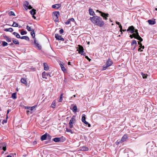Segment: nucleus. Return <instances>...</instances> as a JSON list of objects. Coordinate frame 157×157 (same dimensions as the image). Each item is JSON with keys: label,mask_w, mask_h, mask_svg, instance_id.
<instances>
[{"label": "nucleus", "mask_w": 157, "mask_h": 157, "mask_svg": "<svg viewBox=\"0 0 157 157\" xmlns=\"http://www.w3.org/2000/svg\"><path fill=\"white\" fill-rule=\"evenodd\" d=\"M9 14L10 16H15V14L12 11H11L9 12Z\"/></svg>", "instance_id": "nucleus-36"}, {"label": "nucleus", "mask_w": 157, "mask_h": 157, "mask_svg": "<svg viewBox=\"0 0 157 157\" xmlns=\"http://www.w3.org/2000/svg\"><path fill=\"white\" fill-rule=\"evenodd\" d=\"M113 63L111 59H109L107 61L105 65L103 66L102 70H105L108 67L111 66Z\"/></svg>", "instance_id": "nucleus-2"}, {"label": "nucleus", "mask_w": 157, "mask_h": 157, "mask_svg": "<svg viewBox=\"0 0 157 157\" xmlns=\"http://www.w3.org/2000/svg\"><path fill=\"white\" fill-rule=\"evenodd\" d=\"M134 28L133 26H131L129 27L128 29H127V31H130L131 33H134Z\"/></svg>", "instance_id": "nucleus-10"}, {"label": "nucleus", "mask_w": 157, "mask_h": 157, "mask_svg": "<svg viewBox=\"0 0 157 157\" xmlns=\"http://www.w3.org/2000/svg\"><path fill=\"white\" fill-rule=\"evenodd\" d=\"M25 109H29V110L30 109V107L25 106Z\"/></svg>", "instance_id": "nucleus-60"}, {"label": "nucleus", "mask_w": 157, "mask_h": 157, "mask_svg": "<svg viewBox=\"0 0 157 157\" xmlns=\"http://www.w3.org/2000/svg\"><path fill=\"white\" fill-rule=\"evenodd\" d=\"M59 15V11H54L52 13V17H58Z\"/></svg>", "instance_id": "nucleus-11"}, {"label": "nucleus", "mask_w": 157, "mask_h": 157, "mask_svg": "<svg viewBox=\"0 0 157 157\" xmlns=\"http://www.w3.org/2000/svg\"><path fill=\"white\" fill-rule=\"evenodd\" d=\"M48 76L49 77H51L49 73H48L45 72V71H44L42 73V77L44 78L47 79V76Z\"/></svg>", "instance_id": "nucleus-8"}, {"label": "nucleus", "mask_w": 157, "mask_h": 157, "mask_svg": "<svg viewBox=\"0 0 157 157\" xmlns=\"http://www.w3.org/2000/svg\"><path fill=\"white\" fill-rule=\"evenodd\" d=\"M44 69L45 71H48L49 70V67L46 63H43Z\"/></svg>", "instance_id": "nucleus-17"}, {"label": "nucleus", "mask_w": 157, "mask_h": 157, "mask_svg": "<svg viewBox=\"0 0 157 157\" xmlns=\"http://www.w3.org/2000/svg\"><path fill=\"white\" fill-rule=\"evenodd\" d=\"M137 36L135 37V39H136L140 41H142L143 40V39L139 36V33H137Z\"/></svg>", "instance_id": "nucleus-22"}, {"label": "nucleus", "mask_w": 157, "mask_h": 157, "mask_svg": "<svg viewBox=\"0 0 157 157\" xmlns=\"http://www.w3.org/2000/svg\"><path fill=\"white\" fill-rule=\"evenodd\" d=\"M61 4H56L53 5L52 6V7L54 9H58L61 6Z\"/></svg>", "instance_id": "nucleus-15"}, {"label": "nucleus", "mask_w": 157, "mask_h": 157, "mask_svg": "<svg viewBox=\"0 0 157 157\" xmlns=\"http://www.w3.org/2000/svg\"><path fill=\"white\" fill-rule=\"evenodd\" d=\"M12 40L13 43H14L15 44L17 45H18L19 44V42L18 40H17L14 38H13Z\"/></svg>", "instance_id": "nucleus-19"}, {"label": "nucleus", "mask_w": 157, "mask_h": 157, "mask_svg": "<svg viewBox=\"0 0 157 157\" xmlns=\"http://www.w3.org/2000/svg\"><path fill=\"white\" fill-rule=\"evenodd\" d=\"M11 26L13 27H17L18 26V24L17 23L14 21L13 25Z\"/></svg>", "instance_id": "nucleus-34"}, {"label": "nucleus", "mask_w": 157, "mask_h": 157, "mask_svg": "<svg viewBox=\"0 0 157 157\" xmlns=\"http://www.w3.org/2000/svg\"><path fill=\"white\" fill-rule=\"evenodd\" d=\"M60 66L62 70L63 71H66V69H65V67L63 66V65L62 64L60 63Z\"/></svg>", "instance_id": "nucleus-27"}, {"label": "nucleus", "mask_w": 157, "mask_h": 157, "mask_svg": "<svg viewBox=\"0 0 157 157\" xmlns=\"http://www.w3.org/2000/svg\"><path fill=\"white\" fill-rule=\"evenodd\" d=\"M32 8V7L31 5H29L28 7H27V8H25L26 10H27L28 9H31Z\"/></svg>", "instance_id": "nucleus-48"}, {"label": "nucleus", "mask_w": 157, "mask_h": 157, "mask_svg": "<svg viewBox=\"0 0 157 157\" xmlns=\"http://www.w3.org/2000/svg\"><path fill=\"white\" fill-rule=\"evenodd\" d=\"M122 142H121V140H117V141L116 142V144L117 145H118L120 143H121Z\"/></svg>", "instance_id": "nucleus-52"}, {"label": "nucleus", "mask_w": 157, "mask_h": 157, "mask_svg": "<svg viewBox=\"0 0 157 157\" xmlns=\"http://www.w3.org/2000/svg\"><path fill=\"white\" fill-rule=\"evenodd\" d=\"M12 97L13 99H15L17 98L16 93H14L12 94Z\"/></svg>", "instance_id": "nucleus-31"}, {"label": "nucleus", "mask_w": 157, "mask_h": 157, "mask_svg": "<svg viewBox=\"0 0 157 157\" xmlns=\"http://www.w3.org/2000/svg\"><path fill=\"white\" fill-rule=\"evenodd\" d=\"M52 136L49 134H47V138H46V140H50L51 139Z\"/></svg>", "instance_id": "nucleus-38"}, {"label": "nucleus", "mask_w": 157, "mask_h": 157, "mask_svg": "<svg viewBox=\"0 0 157 157\" xmlns=\"http://www.w3.org/2000/svg\"><path fill=\"white\" fill-rule=\"evenodd\" d=\"M13 35H14L17 38H20V36L18 33H17L16 32H14L13 33Z\"/></svg>", "instance_id": "nucleus-25"}, {"label": "nucleus", "mask_w": 157, "mask_h": 157, "mask_svg": "<svg viewBox=\"0 0 157 157\" xmlns=\"http://www.w3.org/2000/svg\"><path fill=\"white\" fill-rule=\"evenodd\" d=\"M55 106H56V101H54L51 106V107L52 108H55Z\"/></svg>", "instance_id": "nucleus-29"}, {"label": "nucleus", "mask_w": 157, "mask_h": 157, "mask_svg": "<svg viewBox=\"0 0 157 157\" xmlns=\"http://www.w3.org/2000/svg\"><path fill=\"white\" fill-rule=\"evenodd\" d=\"M120 28V32H121V33H122V26L121 25H119V27Z\"/></svg>", "instance_id": "nucleus-49"}, {"label": "nucleus", "mask_w": 157, "mask_h": 157, "mask_svg": "<svg viewBox=\"0 0 157 157\" xmlns=\"http://www.w3.org/2000/svg\"><path fill=\"white\" fill-rule=\"evenodd\" d=\"M21 39H24L25 40L29 41V37L27 36H22L21 37H20Z\"/></svg>", "instance_id": "nucleus-24"}, {"label": "nucleus", "mask_w": 157, "mask_h": 157, "mask_svg": "<svg viewBox=\"0 0 157 157\" xmlns=\"http://www.w3.org/2000/svg\"><path fill=\"white\" fill-rule=\"evenodd\" d=\"M129 36H130V37L131 38H133V37H133V36L132 35H130Z\"/></svg>", "instance_id": "nucleus-63"}, {"label": "nucleus", "mask_w": 157, "mask_h": 157, "mask_svg": "<svg viewBox=\"0 0 157 157\" xmlns=\"http://www.w3.org/2000/svg\"><path fill=\"white\" fill-rule=\"evenodd\" d=\"M88 150V148L86 146H84L80 147V150L81 151H87Z\"/></svg>", "instance_id": "nucleus-13"}, {"label": "nucleus", "mask_w": 157, "mask_h": 157, "mask_svg": "<svg viewBox=\"0 0 157 157\" xmlns=\"http://www.w3.org/2000/svg\"><path fill=\"white\" fill-rule=\"evenodd\" d=\"M69 20L70 21H72V22H74V19L73 18H71L69 19Z\"/></svg>", "instance_id": "nucleus-57"}, {"label": "nucleus", "mask_w": 157, "mask_h": 157, "mask_svg": "<svg viewBox=\"0 0 157 157\" xmlns=\"http://www.w3.org/2000/svg\"><path fill=\"white\" fill-rule=\"evenodd\" d=\"M2 42V45L3 46H5L8 45V44L5 41H3Z\"/></svg>", "instance_id": "nucleus-39"}, {"label": "nucleus", "mask_w": 157, "mask_h": 157, "mask_svg": "<svg viewBox=\"0 0 157 157\" xmlns=\"http://www.w3.org/2000/svg\"><path fill=\"white\" fill-rule=\"evenodd\" d=\"M4 30L5 31L10 32H12L13 31V29L11 28H10L9 29H5Z\"/></svg>", "instance_id": "nucleus-21"}, {"label": "nucleus", "mask_w": 157, "mask_h": 157, "mask_svg": "<svg viewBox=\"0 0 157 157\" xmlns=\"http://www.w3.org/2000/svg\"><path fill=\"white\" fill-rule=\"evenodd\" d=\"M47 138V133H46L45 134L42 135L41 137V140L43 141L46 139Z\"/></svg>", "instance_id": "nucleus-16"}, {"label": "nucleus", "mask_w": 157, "mask_h": 157, "mask_svg": "<svg viewBox=\"0 0 157 157\" xmlns=\"http://www.w3.org/2000/svg\"><path fill=\"white\" fill-rule=\"evenodd\" d=\"M53 20L56 22H58L59 21V17H52Z\"/></svg>", "instance_id": "nucleus-33"}, {"label": "nucleus", "mask_w": 157, "mask_h": 157, "mask_svg": "<svg viewBox=\"0 0 157 157\" xmlns=\"http://www.w3.org/2000/svg\"><path fill=\"white\" fill-rule=\"evenodd\" d=\"M77 108L76 105H74L73 107V112H76L77 111Z\"/></svg>", "instance_id": "nucleus-35"}, {"label": "nucleus", "mask_w": 157, "mask_h": 157, "mask_svg": "<svg viewBox=\"0 0 157 157\" xmlns=\"http://www.w3.org/2000/svg\"><path fill=\"white\" fill-rule=\"evenodd\" d=\"M37 105H34L32 107H30V110H31V111L34 109L36 107Z\"/></svg>", "instance_id": "nucleus-43"}, {"label": "nucleus", "mask_w": 157, "mask_h": 157, "mask_svg": "<svg viewBox=\"0 0 157 157\" xmlns=\"http://www.w3.org/2000/svg\"><path fill=\"white\" fill-rule=\"evenodd\" d=\"M66 131L67 132H70L71 133V134H73L74 133V132H73L72 130L71 129H70L67 128Z\"/></svg>", "instance_id": "nucleus-42"}, {"label": "nucleus", "mask_w": 157, "mask_h": 157, "mask_svg": "<svg viewBox=\"0 0 157 157\" xmlns=\"http://www.w3.org/2000/svg\"><path fill=\"white\" fill-rule=\"evenodd\" d=\"M31 35L33 38H35V30H33L31 33Z\"/></svg>", "instance_id": "nucleus-28"}, {"label": "nucleus", "mask_w": 157, "mask_h": 157, "mask_svg": "<svg viewBox=\"0 0 157 157\" xmlns=\"http://www.w3.org/2000/svg\"><path fill=\"white\" fill-rule=\"evenodd\" d=\"M63 95V94H61L60 97L59 99V102H61L62 101Z\"/></svg>", "instance_id": "nucleus-41"}, {"label": "nucleus", "mask_w": 157, "mask_h": 157, "mask_svg": "<svg viewBox=\"0 0 157 157\" xmlns=\"http://www.w3.org/2000/svg\"><path fill=\"white\" fill-rule=\"evenodd\" d=\"M7 122V120L6 119L4 120L2 122V124H4V123H6Z\"/></svg>", "instance_id": "nucleus-54"}, {"label": "nucleus", "mask_w": 157, "mask_h": 157, "mask_svg": "<svg viewBox=\"0 0 157 157\" xmlns=\"http://www.w3.org/2000/svg\"><path fill=\"white\" fill-rule=\"evenodd\" d=\"M36 10L34 9H33L32 10L30 11L31 14L34 16L36 14Z\"/></svg>", "instance_id": "nucleus-26"}, {"label": "nucleus", "mask_w": 157, "mask_h": 157, "mask_svg": "<svg viewBox=\"0 0 157 157\" xmlns=\"http://www.w3.org/2000/svg\"><path fill=\"white\" fill-rule=\"evenodd\" d=\"M128 138V136L127 135H124L121 138V142H123L125 141Z\"/></svg>", "instance_id": "nucleus-12"}, {"label": "nucleus", "mask_w": 157, "mask_h": 157, "mask_svg": "<svg viewBox=\"0 0 157 157\" xmlns=\"http://www.w3.org/2000/svg\"><path fill=\"white\" fill-rule=\"evenodd\" d=\"M63 30L62 29H61L59 31V33L61 34H62L63 33Z\"/></svg>", "instance_id": "nucleus-50"}, {"label": "nucleus", "mask_w": 157, "mask_h": 157, "mask_svg": "<svg viewBox=\"0 0 157 157\" xmlns=\"http://www.w3.org/2000/svg\"><path fill=\"white\" fill-rule=\"evenodd\" d=\"M90 19L93 24L99 27H102L104 25V22L99 17L94 16L92 17H90Z\"/></svg>", "instance_id": "nucleus-1"}, {"label": "nucleus", "mask_w": 157, "mask_h": 157, "mask_svg": "<svg viewBox=\"0 0 157 157\" xmlns=\"http://www.w3.org/2000/svg\"><path fill=\"white\" fill-rule=\"evenodd\" d=\"M132 35H133V36L135 38V37H136L137 36V34H136V33H132Z\"/></svg>", "instance_id": "nucleus-53"}, {"label": "nucleus", "mask_w": 157, "mask_h": 157, "mask_svg": "<svg viewBox=\"0 0 157 157\" xmlns=\"http://www.w3.org/2000/svg\"><path fill=\"white\" fill-rule=\"evenodd\" d=\"M26 28L29 31H32L33 30H34V29H32L31 27H29L28 25L27 26Z\"/></svg>", "instance_id": "nucleus-30"}, {"label": "nucleus", "mask_w": 157, "mask_h": 157, "mask_svg": "<svg viewBox=\"0 0 157 157\" xmlns=\"http://www.w3.org/2000/svg\"><path fill=\"white\" fill-rule=\"evenodd\" d=\"M97 12H99L101 13V15L104 18V19L105 20L107 19V17H108L109 14L108 13H105L101 12V11H99L98 10H97Z\"/></svg>", "instance_id": "nucleus-6"}, {"label": "nucleus", "mask_w": 157, "mask_h": 157, "mask_svg": "<svg viewBox=\"0 0 157 157\" xmlns=\"http://www.w3.org/2000/svg\"><path fill=\"white\" fill-rule=\"evenodd\" d=\"M6 146L7 144L5 143H1V148H2V149L4 151H5L6 150Z\"/></svg>", "instance_id": "nucleus-9"}, {"label": "nucleus", "mask_w": 157, "mask_h": 157, "mask_svg": "<svg viewBox=\"0 0 157 157\" xmlns=\"http://www.w3.org/2000/svg\"><path fill=\"white\" fill-rule=\"evenodd\" d=\"M134 33H136V34H137V33H139L138 32V30L137 29H135L134 30Z\"/></svg>", "instance_id": "nucleus-58"}, {"label": "nucleus", "mask_w": 157, "mask_h": 157, "mask_svg": "<svg viewBox=\"0 0 157 157\" xmlns=\"http://www.w3.org/2000/svg\"><path fill=\"white\" fill-rule=\"evenodd\" d=\"M55 37L57 40H61L62 41L64 40V39L62 37V36L59 35L58 34H55Z\"/></svg>", "instance_id": "nucleus-7"}, {"label": "nucleus", "mask_w": 157, "mask_h": 157, "mask_svg": "<svg viewBox=\"0 0 157 157\" xmlns=\"http://www.w3.org/2000/svg\"><path fill=\"white\" fill-rule=\"evenodd\" d=\"M27 32L25 31H22L21 33V35H24V34H27Z\"/></svg>", "instance_id": "nucleus-45"}, {"label": "nucleus", "mask_w": 157, "mask_h": 157, "mask_svg": "<svg viewBox=\"0 0 157 157\" xmlns=\"http://www.w3.org/2000/svg\"><path fill=\"white\" fill-rule=\"evenodd\" d=\"M75 116H73L71 118L70 121L69 122V127L70 128H72L73 127V124H74L75 121Z\"/></svg>", "instance_id": "nucleus-4"}, {"label": "nucleus", "mask_w": 157, "mask_h": 157, "mask_svg": "<svg viewBox=\"0 0 157 157\" xmlns=\"http://www.w3.org/2000/svg\"><path fill=\"white\" fill-rule=\"evenodd\" d=\"M34 42L35 44H36V47L39 49H41V46L38 43L36 42V38L34 40Z\"/></svg>", "instance_id": "nucleus-18"}, {"label": "nucleus", "mask_w": 157, "mask_h": 157, "mask_svg": "<svg viewBox=\"0 0 157 157\" xmlns=\"http://www.w3.org/2000/svg\"><path fill=\"white\" fill-rule=\"evenodd\" d=\"M53 140L56 142H63L65 140V138L63 136H62L60 138H55L53 139Z\"/></svg>", "instance_id": "nucleus-3"}, {"label": "nucleus", "mask_w": 157, "mask_h": 157, "mask_svg": "<svg viewBox=\"0 0 157 157\" xmlns=\"http://www.w3.org/2000/svg\"><path fill=\"white\" fill-rule=\"evenodd\" d=\"M86 116L85 114H83L82 115V122H84V121H86Z\"/></svg>", "instance_id": "nucleus-32"}, {"label": "nucleus", "mask_w": 157, "mask_h": 157, "mask_svg": "<svg viewBox=\"0 0 157 157\" xmlns=\"http://www.w3.org/2000/svg\"><path fill=\"white\" fill-rule=\"evenodd\" d=\"M6 41L8 42H10L11 41V38H10L8 37V38L6 40Z\"/></svg>", "instance_id": "nucleus-46"}, {"label": "nucleus", "mask_w": 157, "mask_h": 157, "mask_svg": "<svg viewBox=\"0 0 157 157\" xmlns=\"http://www.w3.org/2000/svg\"><path fill=\"white\" fill-rule=\"evenodd\" d=\"M136 45L137 43L136 40H133L132 42L131 43V45L132 46L133 45Z\"/></svg>", "instance_id": "nucleus-37"}, {"label": "nucleus", "mask_w": 157, "mask_h": 157, "mask_svg": "<svg viewBox=\"0 0 157 157\" xmlns=\"http://www.w3.org/2000/svg\"><path fill=\"white\" fill-rule=\"evenodd\" d=\"M142 75L143 77L144 78H146L147 77L146 75L143 73H142Z\"/></svg>", "instance_id": "nucleus-47"}, {"label": "nucleus", "mask_w": 157, "mask_h": 157, "mask_svg": "<svg viewBox=\"0 0 157 157\" xmlns=\"http://www.w3.org/2000/svg\"><path fill=\"white\" fill-rule=\"evenodd\" d=\"M21 82L23 84H27V82L25 78H22L21 79Z\"/></svg>", "instance_id": "nucleus-23"}, {"label": "nucleus", "mask_w": 157, "mask_h": 157, "mask_svg": "<svg viewBox=\"0 0 157 157\" xmlns=\"http://www.w3.org/2000/svg\"><path fill=\"white\" fill-rule=\"evenodd\" d=\"M70 23V21L68 19L66 22H65V24L66 25L69 24Z\"/></svg>", "instance_id": "nucleus-55"}, {"label": "nucleus", "mask_w": 157, "mask_h": 157, "mask_svg": "<svg viewBox=\"0 0 157 157\" xmlns=\"http://www.w3.org/2000/svg\"><path fill=\"white\" fill-rule=\"evenodd\" d=\"M78 49L77 50H78V53L81 54L82 55L85 56L86 55V53L83 52L84 49L83 47L80 45H78Z\"/></svg>", "instance_id": "nucleus-5"}, {"label": "nucleus", "mask_w": 157, "mask_h": 157, "mask_svg": "<svg viewBox=\"0 0 157 157\" xmlns=\"http://www.w3.org/2000/svg\"><path fill=\"white\" fill-rule=\"evenodd\" d=\"M141 42V41H140L138 42V44H139L140 45L139 47H140L142 45Z\"/></svg>", "instance_id": "nucleus-56"}, {"label": "nucleus", "mask_w": 157, "mask_h": 157, "mask_svg": "<svg viewBox=\"0 0 157 157\" xmlns=\"http://www.w3.org/2000/svg\"><path fill=\"white\" fill-rule=\"evenodd\" d=\"M141 47H139V48H138V51H141V52H142L143 51L142 50H141Z\"/></svg>", "instance_id": "nucleus-59"}, {"label": "nucleus", "mask_w": 157, "mask_h": 157, "mask_svg": "<svg viewBox=\"0 0 157 157\" xmlns=\"http://www.w3.org/2000/svg\"><path fill=\"white\" fill-rule=\"evenodd\" d=\"M147 22L149 23V24L150 25H154L156 23L155 19L153 20H149L147 21Z\"/></svg>", "instance_id": "nucleus-14"}, {"label": "nucleus", "mask_w": 157, "mask_h": 157, "mask_svg": "<svg viewBox=\"0 0 157 157\" xmlns=\"http://www.w3.org/2000/svg\"><path fill=\"white\" fill-rule=\"evenodd\" d=\"M29 5V3L28 2L26 1L25 2V3L24 4V6H25L26 7V8H27V7H28V6Z\"/></svg>", "instance_id": "nucleus-40"}, {"label": "nucleus", "mask_w": 157, "mask_h": 157, "mask_svg": "<svg viewBox=\"0 0 157 157\" xmlns=\"http://www.w3.org/2000/svg\"><path fill=\"white\" fill-rule=\"evenodd\" d=\"M83 122L85 124H88V127H90L91 125L90 124H89L86 121H84V122Z\"/></svg>", "instance_id": "nucleus-44"}, {"label": "nucleus", "mask_w": 157, "mask_h": 157, "mask_svg": "<svg viewBox=\"0 0 157 157\" xmlns=\"http://www.w3.org/2000/svg\"><path fill=\"white\" fill-rule=\"evenodd\" d=\"M26 112H27V114L28 115L29 114V113H30V114H32V111H31L30 110H27L26 111Z\"/></svg>", "instance_id": "nucleus-51"}, {"label": "nucleus", "mask_w": 157, "mask_h": 157, "mask_svg": "<svg viewBox=\"0 0 157 157\" xmlns=\"http://www.w3.org/2000/svg\"><path fill=\"white\" fill-rule=\"evenodd\" d=\"M89 12L90 15L91 16H94L95 15V13L93 11L92 9H89Z\"/></svg>", "instance_id": "nucleus-20"}, {"label": "nucleus", "mask_w": 157, "mask_h": 157, "mask_svg": "<svg viewBox=\"0 0 157 157\" xmlns=\"http://www.w3.org/2000/svg\"><path fill=\"white\" fill-rule=\"evenodd\" d=\"M116 24L118 25H120V23L119 22H118V21H116Z\"/></svg>", "instance_id": "nucleus-61"}, {"label": "nucleus", "mask_w": 157, "mask_h": 157, "mask_svg": "<svg viewBox=\"0 0 157 157\" xmlns=\"http://www.w3.org/2000/svg\"><path fill=\"white\" fill-rule=\"evenodd\" d=\"M85 58H86V59H90H90L87 56H85Z\"/></svg>", "instance_id": "nucleus-62"}, {"label": "nucleus", "mask_w": 157, "mask_h": 157, "mask_svg": "<svg viewBox=\"0 0 157 157\" xmlns=\"http://www.w3.org/2000/svg\"><path fill=\"white\" fill-rule=\"evenodd\" d=\"M140 47L141 48H142L143 49H144V46H143V45L141 46Z\"/></svg>", "instance_id": "nucleus-64"}]
</instances>
